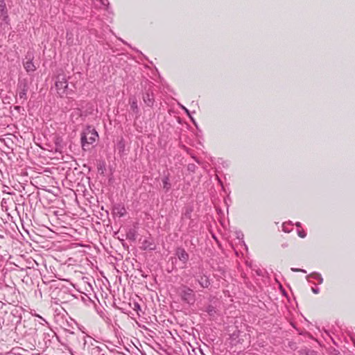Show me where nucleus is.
Wrapping results in <instances>:
<instances>
[{"mask_svg": "<svg viewBox=\"0 0 355 355\" xmlns=\"http://www.w3.org/2000/svg\"><path fill=\"white\" fill-rule=\"evenodd\" d=\"M197 168V166L194 164H189L187 166L188 171L191 172H195Z\"/></svg>", "mask_w": 355, "mask_h": 355, "instance_id": "nucleus-21", "label": "nucleus"}, {"mask_svg": "<svg viewBox=\"0 0 355 355\" xmlns=\"http://www.w3.org/2000/svg\"><path fill=\"white\" fill-rule=\"evenodd\" d=\"M175 255L178 257L179 260L182 261L184 264H185L189 259V254L182 248H178L176 249Z\"/></svg>", "mask_w": 355, "mask_h": 355, "instance_id": "nucleus-7", "label": "nucleus"}, {"mask_svg": "<svg viewBox=\"0 0 355 355\" xmlns=\"http://www.w3.org/2000/svg\"><path fill=\"white\" fill-rule=\"evenodd\" d=\"M162 182L163 184V189H164L165 192L167 193L171 189L170 175L168 173L167 174L164 175V177L162 179Z\"/></svg>", "mask_w": 355, "mask_h": 355, "instance_id": "nucleus-8", "label": "nucleus"}, {"mask_svg": "<svg viewBox=\"0 0 355 355\" xmlns=\"http://www.w3.org/2000/svg\"><path fill=\"white\" fill-rule=\"evenodd\" d=\"M133 309L138 312L139 311H141V306L137 302H135Z\"/></svg>", "mask_w": 355, "mask_h": 355, "instance_id": "nucleus-24", "label": "nucleus"}, {"mask_svg": "<svg viewBox=\"0 0 355 355\" xmlns=\"http://www.w3.org/2000/svg\"><path fill=\"white\" fill-rule=\"evenodd\" d=\"M300 272H304V273H306V271L304 269H300Z\"/></svg>", "mask_w": 355, "mask_h": 355, "instance_id": "nucleus-30", "label": "nucleus"}, {"mask_svg": "<svg viewBox=\"0 0 355 355\" xmlns=\"http://www.w3.org/2000/svg\"><path fill=\"white\" fill-rule=\"evenodd\" d=\"M116 147L119 149V152H123L125 149V144L123 139H121L116 144Z\"/></svg>", "mask_w": 355, "mask_h": 355, "instance_id": "nucleus-19", "label": "nucleus"}, {"mask_svg": "<svg viewBox=\"0 0 355 355\" xmlns=\"http://www.w3.org/2000/svg\"><path fill=\"white\" fill-rule=\"evenodd\" d=\"M141 243L140 248L143 250L153 251L156 249V244L151 237L141 239L139 240Z\"/></svg>", "mask_w": 355, "mask_h": 355, "instance_id": "nucleus-5", "label": "nucleus"}, {"mask_svg": "<svg viewBox=\"0 0 355 355\" xmlns=\"http://www.w3.org/2000/svg\"><path fill=\"white\" fill-rule=\"evenodd\" d=\"M311 291L314 294H318L320 290L318 287H312Z\"/></svg>", "mask_w": 355, "mask_h": 355, "instance_id": "nucleus-25", "label": "nucleus"}, {"mask_svg": "<svg viewBox=\"0 0 355 355\" xmlns=\"http://www.w3.org/2000/svg\"><path fill=\"white\" fill-rule=\"evenodd\" d=\"M126 239L130 241H135L137 239V231L133 228L129 229L126 232Z\"/></svg>", "mask_w": 355, "mask_h": 355, "instance_id": "nucleus-14", "label": "nucleus"}, {"mask_svg": "<svg viewBox=\"0 0 355 355\" xmlns=\"http://www.w3.org/2000/svg\"><path fill=\"white\" fill-rule=\"evenodd\" d=\"M115 209H117V214L119 215V216H123L125 215L126 211L124 207H119L116 208Z\"/></svg>", "mask_w": 355, "mask_h": 355, "instance_id": "nucleus-20", "label": "nucleus"}, {"mask_svg": "<svg viewBox=\"0 0 355 355\" xmlns=\"http://www.w3.org/2000/svg\"><path fill=\"white\" fill-rule=\"evenodd\" d=\"M180 295L183 302L189 304H193L196 302V295L193 291L184 286L180 288Z\"/></svg>", "mask_w": 355, "mask_h": 355, "instance_id": "nucleus-4", "label": "nucleus"}, {"mask_svg": "<svg viewBox=\"0 0 355 355\" xmlns=\"http://www.w3.org/2000/svg\"><path fill=\"white\" fill-rule=\"evenodd\" d=\"M197 281L202 288H208L211 284L209 277L205 275L197 278Z\"/></svg>", "mask_w": 355, "mask_h": 355, "instance_id": "nucleus-11", "label": "nucleus"}, {"mask_svg": "<svg viewBox=\"0 0 355 355\" xmlns=\"http://www.w3.org/2000/svg\"><path fill=\"white\" fill-rule=\"evenodd\" d=\"M66 37H67V44L69 45H73L76 44V43H74V41H73L72 33L67 31Z\"/></svg>", "mask_w": 355, "mask_h": 355, "instance_id": "nucleus-17", "label": "nucleus"}, {"mask_svg": "<svg viewBox=\"0 0 355 355\" xmlns=\"http://www.w3.org/2000/svg\"><path fill=\"white\" fill-rule=\"evenodd\" d=\"M300 268H291V270H292V271H294V272H300Z\"/></svg>", "mask_w": 355, "mask_h": 355, "instance_id": "nucleus-28", "label": "nucleus"}, {"mask_svg": "<svg viewBox=\"0 0 355 355\" xmlns=\"http://www.w3.org/2000/svg\"><path fill=\"white\" fill-rule=\"evenodd\" d=\"M130 103V109L132 110V112L136 114H139V110L138 107L137 99L135 98H131Z\"/></svg>", "mask_w": 355, "mask_h": 355, "instance_id": "nucleus-15", "label": "nucleus"}, {"mask_svg": "<svg viewBox=\"0 0 355 355\" xmlns=\"http://www.w3.org/2000/svg\"><path fill=\"white\" fill-rule=\"evenodd\" d=\"M0 19L7 25L10 24L8 10L4 0H0Z\"/></svg>", "mask_w": 355, "mask_h": 355, "instance_id": "nucleus-6", "label": "nucleus"}, {"mask_svg": "<svg viewBox=\"0 0 355 355\" xmlns=\"http://www.w3.org/2000/svg\"><path fill=\"white\" fill-rule=\"evenodd\" d=\"M191 210L189 211L187 210L185 213H184V216L188 218H191Z\"/></svg>", "mask_w": 355, "mask_h": 355, "instance_id": "nucleus-26", "label": "nucleus"}, {"mask_svg": "<svg viewBox=\"0 0 355 355\" xmlns=\"http://www.w3.org/2000/svg\"><path fill=\"white\" fill-rule=\"evenodd\" d=\"M193 159L196 161V162L200 163L199 160L193 157Z\"/></svg>", "mask_w": 355, "mask_h": 355, "instance_id": "nucleus-31", "label": "nucleus"}, {"mask_svg": "<svg viewBox=\"0 0 355 355\" xmlns=\"http://www.w3.org/2000/svg\"><path fill=\"white\" fill-rule=\"evenodd\" d=\"M308 282H311L310 279H313L318 281V284H321L323 282V278L320 273L317 272H313L310 273L306 277Z\"/></svg>", "mask_w": 355, "mask_h": 355, "instance_id": "nucleus-10", "label": "nucleus"}, {"mask_svg": "<svg viewBox=\"0 0 355 355\" xmlns=\"http://www.w3.org/2000/svg\"><path fill=\"white\" fill-rule=\"evenodd\" d=\"M293 225L291 221L286 222L282 224V231L286 233H289L292 231Z\"/></svg>", "mask_w": 355, "mask_h": 355, "instance_id": "nucleus-16", "label": "nucleus"}, {"mask_svg": "<svg viewBox=\"0 0 355 355\" xmlns=\"http://www.w3.org/2000/svg\"><path fill=\"white\" fill-rule=\"evenodd\" d=\"M297 235L304 239L306 236V232L304 230H297Z\"/></svg>", "mask_w": 355, "mask_h": 355, "instance_id": "nucleus-22", "label": "nucleus"}, {"mask_svg": "<svg viewBox=\"0 0 355 355\" xmlns=\"http://www.w3.org/2000/svg\"><path fill=\"white\" fill-rule=\"evenodd\" d=\"M145 83L146 86L143 92L142 98L147 106L152 107L155 103L153 84L148 81H146Z\"/></svg>", "mask_w": 355, "mask_h": 355, "instance_id": "nucleus-3", "label": "nucleus"}, {"mask_svg": "<svg viewBox=\"0 0 355 355\" xmlns=\"http://www.w3.org/2000/svg\"><path fill=\"white\" fill-rule=\"evenodd\" d=\"M295 225L297 227H301V223L300 222H297L295 223Z\"/></svg>", "mask_w": 355, "mask_h": 355, "instance_id": "nucleus-29", "label": "nucleus"}, {"mask_svg": "<svg viewBox=\"0 0 355 355\" xmlns=\"http://www.w3.org/2000/svg\"><path fill=\"white\" fill-rule=\"evenodd\" d=\"M102 351L103 349L101 347L92 344L91 354L92 355H105V354L102 353Z\"/></svg>", "mask_w": 355, "mask_h": 355, "instance_id": "nucleus-13", "label": "nucleus"}, {"mask_svg": "<svg viewBox=\"0 0 355 355\" xmlns=\"http://www.w3.org/2000/svg\"><path fill=\"white\" fill-rule=\"evenodd\" d=\"M24 67L28 73L33 72L36 70V67L33 64L31 58L24 62Z\"/></svg>", "mask_w": 355, "mask_h": 355, "instance_id": "nucleus-12", "label": "nucleus"}, {"mask_svg": "<svg viewBox=\"0 0 355 355\" xmlns=\"http://www.w3.org/2000/svg\"><path fill=\"white\" fill-rule=\"evenodd\" d=\"M205 311L210 315L213 316L216 313V310L214 306L212 305H209L206 307Z\"/></svg>", "mask_w": 355, "mask_h": 355, "instance_id": "nucleus-18", "label": "nucleus"}, {"mask_svg": "<svg viewBox=\"0 0 355 355\" xmlns=\"http://www.w3.org/2000/svg\"><path fill=\"white\" fill-rule=\"evenodd\" d=\"M28 91V85L26 83H24V84H20V91L18 93V98L20 100H26V93Z\"/></svg>", "mask_w": 355, "mask_h": 355, "instance_id": "nucleus-9", "label": "nucleus"}, {"mask_svg": "<svg viewBox=\"0 0 355 355\" xmlns=\"http://www.w3.org/2000/svg\"><path fill=\"white\" fill-rule=\"evenodd\" d=\"M101 4L105 8V10H107L109 6V1L108 0H99Z\"/></svg>", "mask_w": 355, "mask_h": 355, "instance_id": "nucleus-23", "label": "nucleus"}, {"mask_svg": "<svg viewBox=\"0 0 355 355\" xmlns=\"http://www.w3.org/2000/svg\"><path fill=\"white\" fill-rule=\"evenodd\" d=\"M98 135L95 129L88 127L81 134V145L84 150L89 148V145L96 141Z\"/></svg>", "mask_w": 355, "mask_h": 355, "instance_id": "nucleus-2", "label": "nucleus"}, {"mask_svg": "<svg viewBox=\"0 0 355 355\" xmlns=\"http://www.w3.org/2000/svg\"><path fill=\"white\" fill-rule=\"evenodd\" d=\"M55 88L60 96H69L73 94V88L69 87L67 79L64 74H59L56 78Z\"/></svg>", "mask_w": 355, "mask_h": 355, "instance_id": "nucleus-1", "label": "nucleus"}, {"mask_svg": "<svg viewBox=\"0 0 355 355\" xmlns=\"http://www.w3.org/2000/svg\"><path fill=\"white\" fill-rule=\"evenodd\" d=\"M182 109L187 114V115L190 116L189 111L184 106H181Z\"/></svg>", "mask_w": 355, "mask_h": 355, "instance_id": "nucleus-27", "label": "nucleus"}]
</instances>
